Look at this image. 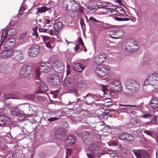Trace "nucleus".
<instances>
[{"instance_id":"f257e3e1","label":"nucleus","mask_w":158,"mask_h":158,"mask_svg":"<svg viewBox=\"0 0 158 158\" xmlns=\"http://www.w3.org/2000/svg\"><path fill=\"white\" fill-rule=\"evenodd\" d=\"M52 68V64L48 61L43 62L40 64L39 67H38L35 70L36 77L39 78L40 72L46 73L50 71Z\"/></svg>"},{"instance_id":"f03ea898","label":"nucleus","mask_w":158,"mask_h":158,"mask_svg":"<svg viewBox=\"0 0 158 158\" xmlns=\"http://www.w3.org/2000/svg\"><path fill=\"white\" fill-rule=\"evenodd\" d=\"M150 85L155 89H158V73L150 75L144 82V85Z\"/></svg>"},{"instance_id":"7ed1b4c3","label":"nucleus","mask_w":158,"mask_h":158,"mask_svg":"<svg viewBox=\"0 0 158 158\" xmlns=\"http://www.w3.org/2000/svg\"><path fill=\"white\" fill-rule=\"evenodd\" d=\"M125 85L126 88L132 93L136 92L139 88L137 82L131 79L127 80L125 82Z\"/></svg>"},{"instance_id":"20e7f679","label":"nucleus","mask_w":158,"mask_h":158,"mask_svg":"<svg viewBox=\"0 0 158 158\" xmlns=\"http://www.w3.org/2000/svg\"><path fill=\"white\" fill-rule=\"evenodd\" d=\"M10 111L11 114L15 117L18 121H22L25 118V115L23 112L19 110L17 107H11Z\"/></svg>"},{"instance_id":"39448f33","label":"nucleus","mask_w":158,"mask_h":158,"mask_svg":"<svg viewBox=\"0 0 158 158\" xmlns=\"http://www.w3.org/2000/svg\"><path fill=\"white\" fill-rule=\"evenodd\" d=\"M109 71V67L106 65H98L95 69V74L98 76L103 77L106 75Z\"/></svg>"},{"instance_id":"423d86ee","label":"nucleus","mask_w":158,"mask_h":158,"mask_svg":"<svg viewBox=\"0 0 158 158\" xmlns=\"http://www.w3.org/2000/svg\"><path fill=\"white\" fill-rule=\"evenodd\" d=\"M36 83L37 85L38 86V90L36 91L37 93H43L47 91L48 87L44 81L39 78L35 79Z\"/></svg>"},{"instance_id":"0eeeda50","label":"nucleus","mask_w":158,"mask_h":158,"mask_svg":"<svg viewBox=\"0 0 158 158\" xmlns=\"http://www.w3.org/2000/svg\"><path fill=\"white\" fill-rule=\"evenodd\" d=\"M124 34V32L122 29H113L109 31L108 35L111 38L114 39H118L123 36Z\"/></svg>"},{"instance_id":"6e6552de","label":"nucleus","mask_w":158,"mask_h":158,"mask_svg":"<svg viewBox=\"0 0 158 158\" xmlns=\"http://www.w3.org/2000/svg\"><path fill=\"white\" fill-rule=\"evenodd\" d=\"M10 57L14 60L19 61L21 60L23 58V53L19 50H11Z\"/></svg>"},{"instance_id":"1a4fd4ad","label":"nucleus","mask_w":158,"mask_h":158,"mask_svg":"<svg viewBox=\"0 0 158 158\" xmlns=\"http://www.w3.org/2000/svg\"><path fill=\"white\" fill-rule=\"evenodd\" d=\"M127 43L129 44L130 45L127 44L126 46V48H125L126 50H127V48H130V50L132 51H135L139 48V46L138 44L137 41L134 39H129L128 40Z\"/></svg>"},{"instance_id":"9d476101","label":"nucleus","mask_w":158,"mask_h":158,"mask_svg":"<svg viewBox=\"0 0 158 158\" xmlns=\"http://www.w3.org/2000/svg\"><path fill=\"white\" fill-rule=\"evenodd\" d=\"M53 66L55 71L58 73H61L64 70V66L61 61H55L53 62Z\"/></svg>"},{"instance_id":"9b49d317","label":"nucleus","mask_w":158,"mask_h":158,"mask_svg":"<svg viewBox=\"0 0 158 158\" xmlns=\"http://www.w3.org/2000/svg\"><path fill=\"white\" fill-rule=\"evenodd\" d=\"M40 47L39 45L34 44L30 47L28 50V55L31 57H35L39 53Z\"/></svg>"},{"instance_id":"f8f14e48","label":"nucleus","mask_w":158,"mask_h":158,"mask_svg":"<svg viewBox=\"0 0 158 158\" xmlns=\"http://www.w3.org/2000/svg\"><path fill=\"white\" fill-rule=\"evenodd\" d=\"M106 60L105 55L100 53L94 58V62L95 64H99L105 61Z\"/></svg>"},{"instance_id":"ddd939ff","label":"nucleus","mask_w":158,"mask_h":158,"mask_svg":"<svg viewBox=\"0 0 158 158\" xmlns=\"http://www.w3.org/2000/svg\"><path fill=\"white\" fill-rule=\"evenodd\" d=\"M109 88H117V90L120 91L122 89V85L121 82L119 81L115 80L111 82L108 85Z\"/></svg>"},{"instance_id":"4468645a","label":"nucleus","mask_w":158,"mask_h":158,"mask_svg":"<svg viewBox=\"0 0 158 158\" xmlns=\"http://www.w3.org/2000/svg\"><path fill=\"white\" fill-rule=\"evenodd\" d=\"M11 123V121L8 118L3 115H0V126H8Z\"/></svg>"},{"instance_id":"2eb2a0df","label":"nucleus","mask_w":158,"mask_h":158,"mask_svg":"<svg viewBox=\"0 0 158 158\" xmlns=\"http://www.w3.org/2000/svg\"><path fill=\"white\" fill-rule=\"evenodd\" d=\"M31 72V68L27 65L24 66L22 69L20 73V76L25 77H28Z\"/></svg>"},{"instance_id":"dca6fc26","label":"nucleus","mask_w":158,"mask_h":158,"mask_svg":"<svg viewBox=\"0 0 158 158\" xmlns=\"http://www.w3.org/2000/svg\"><path fill=\"white\" fill-rule=\"evenodd\" d=\"M137 158H148V153L142 150H135L133 151Z\"/></svg>"},{"instance_id":"f3484780","label":"nucleus","mask_w":158,"mask_h":158,"mask_svg":"<svg viewBox=\"0 0 158 158\" xmlns=\"http://www.w3.org/2000/svg\"><path fill=\"white\" fill-rule=\"evenodd\" d=\"M119 138L121 140L128 141L132 140L134 139L132 135L126 133L120 134L119 136Z\"/></svg>"},{"instance_id":"a211bd4d","label":"nucleus","mask_w":158,"mask_h":158,"mask_svg":"<svg viewBox=\"0 0 158 158\" xmlns=\"http://www.w3.org/2000/svg\"><path fill=\"white\" fill-rule=\"evenodd\" d=\"M76 141V137L73 135H71L68 136L65 142V144L67 146H70L74 144Z\"/></svg>"},{"instance_id":"6ab92c4d","label":"nucleus","mask_w":158,"mask_h":158,"mask_svg":"<svg viewBox=\"0 0 158 158\" xmlns=\"http://www.w3.org/2000/svg\"><path fill=\"white\" fill-rule=\"evenodd\" d=\"M15 44V40L13 38L8 39L6 41L5 44V48L8 49L13 48Z\"/></svg>"},{"instance_id":"aec40b11","label":"nucleus","mask_w":158,"mask_h":158,"mask_svg":"<svg viewBox=\"0 0 158 158\" xmlns=\"http://www.w3.org/2000/svg\"><path fill=\"white\" fill-rule=\"evenodd\" d=\"M118 105L121 106L129 107H119L118 110L121 112H126L128 111L130 109H134L136 106L135 105H123L121 104H119Z\"/></svg>"},{"instance_id":"412c9836","label":"nucleus","mask_w":158,"mask_h":158,"mask_svg":"<svg viewBox=\"0 0 158 158\" xmlns=\"http://www.w3.org/2000/svg\"><path fill=\"white\" fill-rule=\"evenodd\" d=\"M55 137L58 139H61L64 138L65 133L64 132L60 129L57 130L55 133Z\"/></svg>"},{"instance_id":"4be33fe9","label":"nucleus","mask_w":158,"mask_h":158,"mask_svg":"<svg viewBox=\"0 0 158 158\" xmlns=\"http://www.w3.org/2000/svg\"><path fill=\"white\" fill-rule=\"evenodd\" d=\"M49 83L51 85L55 86L60 84V79L57 76L51 77L49 80Z\"/></svg>"},{"instance_id":"5701e85b","label":"nucleus","mask_w":158,"mask_h":158,"mask_svg":"<svg viewBox=\"0 0 158 158\" xmlns=\"http://www.w3.org/2000/svg\"><path fill=\"white\" fill-rule=\"evenodd\" d=\"M72 67L74 70L78 72H81L85 68V66L83 64L77 63H73L72 64Z\"/></svg>"},{"instance_id":"b1692460","label":"nucleus","mask_w":158,"mask_h":158,"mask_svg":"<svg viewBox=\"0 0 158 158\" xmlns=\"http://www.w3.org/2000/svg\"><path fill=\"white\" fill-rule=\"evenodd\" d=\"M150 106L153 109L158 108V99L156 97H152L150 102Z\"/></svg>"},{"instance_id":"393cba45","label":"nucleus","mask_w":158,"mask_h":158,"mask_svg":"<svg viewBox=\"0 0 158 158\" xmlns=\"http://www.w3.org/2000/svg\"><path fill=\"white\" fill-rule=\"evenodd\" d=\"M81 137L83 140L86 144H88L91 140L90 135L89 133L87 131L82 133L81 135Z\"/></svg>"},{"instance_id":"a878e982","label":"nucleus","mask_w":158,"mask_h":158,"mask_svg":"<svg viewBox=\"0 0 158 158\" xmlns=\"http://www.w3.org/2000/svg\"><path fill=\"white\" fill-rule=\"evenodd\" d=\"M18 97L12 94H6L2 96V99L4 101H6L10 99H18Z\"/></svg>"},{"instance_id":"bb28decb","label":"nucleus","mask_w":158,"mask_h":158,"mask_svg":"<svg viewBox=\"0 0 158 158\" xmlns=\"http://www.w3.org/2000/svg\"><path fill=\"white\" fill-rule=\"evenodd\" d=\"M8 31L6 28H5L2 30V35L1 36L0 45H1L3 44L5 39L7 38V35H8Z\"/></svg>"},{"instance_id":"cd10ccee","label":"nucleus","mask_w":158,"mask_h":158,"mask_svg":"<svg viewBox=\"0 0 158 158\" xmlns=\"http://www.w3.org/2000/svg\"><path fill=\"white\" fill-rule=\"evenodd\" d=\"M89 150L91 152L98 154L99 151V148L97 145L93 144H91L89 146Z\"/></svg>"},{"instance_id":"c85d7f7f","label":"nucleus","mask_w":158,"mask_h":158,"mask_svg":"<svg viewBox=\"0 0 158 158\" xmlns=\"http://www.w3.org/2000/svg\"><path fill=\"white\" fill-rule=\"evenodd\" d=\"M11 50L4 51L0 53V58H6L10 57Z\"/></svg>"},{"instance_id":"c756f323","label":"nucleus","mask_w":158,"mask_h":158,"mask_svg":"<svg viewBox=\"0 0 158 158\" xmlns=\"http://www.w3.org/2000/svg\"><path fill=\"white\" fill-rule=\"evenodd\" d=\"M116 11L120 14L119 16H123L125 15V12L124 10L122 7H116Z\"/></svg>"},{"instance_id":"7c9ffc66","label":"nucleus","mask_w":158,"mask_h":158,"mask_svg":"<svg viewBox=\"0 0 158 158\" xmlns=\"http://www.w3.org/2000/svg\"><path fill=\"white\" fill-rule=\"evenodd\" d=\"M25 99L29 100H32L35 99V95L32 94H27L25 95Z\"/></svg>"},{"instance_id":"2f4dec72","label":"nucleus","mask_w":158,"mask_h":158,"mask_svg":"<svg viewBox=\"0 0 158 158\" xmlns=\"http://www.w3.org/2000/svg\"><path fill=\"white\" fill-rule=\"evenodd\" d=\"M112 6L113 8L108 7V6H106L105 8L106 11L108 12H110L112 13L114 11H115V10L116 9V6Z\"/></svg>"},{"instance_id":"473e14b6","label":"nucleus","mask_w":158,"mask_h":158,"mask_svg":"<svg viewBox=\"0 0 158 158\" xmlns=\"http://www.w3.org/2000/svg\"><path fill=\"white\" fill-rule=\"evenodd\" d=\"M48 9L46 6H43L37 8L38 12L40 13H43L47 11Z\"/></svg>"},{"instance_id":"72a5a7b5","label":"nucleus","mask_w":158,"mask_h":158,"mask_svg":"<svg viewBox=\"0 0 158 158\" xmlns=\"http://www.w3.org/2000/svg\"><path fill=\"white\" fill-rule=\"evenodd\" d=\"M16 33V30L15 28H11L8 31V35L11 36L15 34Z\"/></svg>"},{"instance_id":"f704fd0d","label":"nucleus","mask_w":158,"mask_h":158,"mask_svg":"<svg viewBox=\"0 0 158 158\" xmlns=\"http://www.w3.org/2000/svg\"><path fill=\"white\" fill-rule=\"evenodd\" d=\"M53 44V41L52 40H50L47 42L45 43V45L46 47L48 48H51Z\"/></svg>"},{"instance_id":"c9c22d12","label":"nucleus","mask_w":158,"mask_h":158,"mask_svg":"<svg viewBox=\"0 0 158 158\" xmlns=\"http://www.w3.org/2000/svg\"><path fill=\"white\" fill-rule=\"evenodd\" d=\"M143 131L144 133H145L147 135L152 137V135L153 134V133L152 131L150 130H147L145 129L143 130Z\"/></svg>"},{"instance_id":"e433bc0d","label":"nucleus","mask_w":158,"mask_h":158,"mask_svg":"<svg viewBox=\"0 0 158 158\" xmlns=\"http://www.w3.org/2000/svg\"><path fill=\"white\" fill-rule=\"evenodd\" d=\"M38 28L37 27H35L33 28L32 35H33L35 36L36 38H37L38 36V34L37 32V30Z\"/></svg>"},{"instance_id":"4c0bfd02","label":"nucleus","mask_w":158,"mask_h":158,"mask_svg":"<svg viewBox=\"0 0 158 158\" xmlns=\"http://www.w3.org/2000/svg\"><path fill=\"white\" fill-rule=\"evenodd\" d=\"M131 123L134 126L138 124V120L135 118H131L130 120Z\"/></svg>"},{"instance_id":"58836bf2","label":"nucleus","mask_w":158,"mask_h":158,"mask_svg":"<svg viewBox=\"0 0 158 158\" xmlns=\"http://www.w3.org/2000/svg\"><path fill=\"white\" fill-rule=\"evenodd\" d=\"M64 83L65 85L67 87H69L71 85V81L70 79H66L64 81Z\"/></svg>"},{"instance_id":"ea45409f","label":"nucleus","mask_w":158,"mask_h":158,"mask_svg":"<svg viewBox=\"0 0 158 158\" xmlns=\"http://www.w3.org/2000/svg\"><path fill=\"white\" fill-rule=\"evenodd\" d=\"M59 91L56 90V91H52L50 92V93L53 95V97L54 98H56L57 97L58 94H59Z\"/></svg>"},{"instance_id":"a19ab883","label":"nucleus","mask_w":158,"mask_h":158,"mask_svg":"<svg viewBox=\"0 0 158 158\" xmlns=\"http://www.w3.org/2000/svg\"><path fill=\"white\" fill-rule=\"evenodd\" d=\"M54 26L60 30L62 27V23L61 22H59L56 23Z\"/></svg>"},{"instance_id":"79ce46f5","label":"nucleus","mask_w":158,"mask_h":158,"mask_svg":"<svg viewBox=\"0 0 158 158\" xmlns=\"http://www.w3.org/2000/svg\"><path fill=\"white\" fill-rule=\"evenodd\" d=\"M27 33L26 32H23L21 33L19 36V39L20 40H23L27 36Z\"/></svg>"},{"instance_id":"37998d69","label":"nucleus","mask_w":158,"mask_h":158,"mask_svg":"<svg viewBox=\"0 0 158 158\" xmlns=\"http://www.w3.org/2000/svg\"><path fill=\"white\" fill-rule=\"evenodd\" d=\"M115 89H112L110 91V93L111 95H114V94H116L118 92H119V91L117 90V89H118L114 88Z\"/></svg>"},{"instance_id":"c03bdc74","label":"nucleus","mask_w":158,"mask_h":158,"mask_svg":"<svg viewBox=\"0 0 158 158\" xmlns=\"http://www.w3.org/2000/svg\"><path fill=\"white\" fill-rule=\"evenodd\" d=\"M97 154L91 152V153H88L87 154V156L89 158H94V156H96Z\"/></svg>"},{"instance_id":"a18cd8bd","label":"nucleus","mask_w":158,"mask_h":158,"mask_svg":"<svg viewBox=\"0 0 158 158\" xmlns=\"http://www.w3.org/2000/svg\"><path fill=\"white\" fill-rule=\"evenodd\" d=\"M24 10L25 8L24 6L23 5V4H22L19 11V13L20 14H22L24 11Z\"/></svg>"},{"instance_id":"49530a36","label":"nucleus","mask_w":158,"mask_h":158,"mask_svg":"<svg viewBox=\"0 0 158 158\" xmlns=\"http://www.w3.org/2000/svg\"><path fill=\"white\" fill-rule=\"evenodd\" d=\"M89 20H91V22L96 23L99 22L98 20H96L93 17L91 16L89 18Z\"/></svg>"},{"instance_id":"de8ad7c7","label":"nucleus","mask_w":158,"mask_h":158,"mask_svg":"<svg viewBox=\"0 0 158 158\" xmlns=\"http://www.w3.org/2000/svg\"><path fill=\"white\" fill-rule=\"evenodd\" d=\"M39 31L40 32H44L46 33H48V29H47L40 28H39Z\"/></svg>"},{"instance_id":"09e8293b","label":"nucleus","mask_w":158,"mask_h":158,"mask_svg":"<svg viewBox=\"0 0 158 158\" xmlns=\"http://www.w3.org/2000/svg\"><path fill=\"white\" fill-rule=\"evenodd\" d=\"M152 116V115L151 114L149 113H147L144 114V115H143L142 116V118H147L149 117H151Z\"/></svg>"},{"instance_id":"8fccbe9b","label":"nucleus","mask_w":158,"mask_h":158,"mask_svg":"<svg viewBox=\"0 0 158 158\" xmlns=\"http://www.w3.org/2000/svg\"><path fill=\"white\" fill-rule=\"evenodd\" d=\"M60 29L54 26V33L55 35H57Z\"/></svg>"},{"instance_id":"3c124183","label":"nucleus","mask_w":158,"mask_h":158,"mask_svg":"<svg viewBox=\"0 0 158 158\" xmlns=\"http://www.w3.org/2000/svg\"><path fill=\"white\" fill-rule=\"evenodd\" d=\"M43 40L44 41L48 40L50 38V37L47 36L42 35L41 36Z\"/></svg>"},{"instance_id":"603ef678","label":"nucleus","mask_w":158,"mask_h":158,"mask_svg":"<svg viewBox=\"0 0 158 158\" xmlns=\"http://www.w3.org/2000/svg\"><path fill=\"white\" fill-rule=\"evenodd\" d=\"M58 119V118L56 117H53L49 118L48 119V120L49 122H51L53 121L57 120Z\"/></svg>"},{"instance_id":"864d4df0","label":"nucleus","mask_w":158,"mask_h":158,"mask_svg":"<svg viewBox=\"0 0 158 158\" xmlns=\"http://www.w3.org/2000/svg\"><path fill=\"white\" fill-rule=\"evenodd\" d=\"M51 22V21L50 20H49L48 19H45L44 20V23H45V24L44 26V27H45L46 24H48Z\"/></svg>"},{"instance_id":"5fc2aeb1","label":"nucleus","mask_w":158,"mask_h":158,"mask_svg":"<svg viewBox=\"0 0 158 158\" xmlns=\"http://www.w3.org/2000/svg\"><path fill=\"white\" fill-rule=\"evenodd\" d=\"M19 153L17 152H14L12 154V157L13 158H17L18 156Z\"/></svg>"},{"instance_id":"6e6d98bb","label":"nucleus","mask_w":158,"mask_h":158,"mask_svg":"<svg viewBox=\"0 0 158 158\" xmlns=\"http://www.w3.org/2000/svg\"><path fill=\"white\" fill-rule=\"evenodd\" d=\"M78 41L79 43V44H80L81 45V47H83L84 44L81 39V38L78 37Z\"/></svg>"},{"instance_id":"4d7b16f0","label":"nucleus","mask_w":158,"mask_h":158,"mask_svg":"<svg viewBox=\"0 0 158 158\" xmlns=\"http://www.w3.org/2000/svg\"><path fill=\"white\" fill-rule=\"evenodd\" d=\"M136 134L138 137H140L142 135V132L140 130H137Z\"/></svg>"},{"instance_id":"13d9d810","label":"nucleus","mask_w":158,"mask_h":158,"mask_svg":"<svg viewBox=\"0 0 158 158\" xmlns=\"http://www.w3.org/2000/svg\"><path fill=\"white\" fill-rule=\"evenodd\" d=\"M80 49L81 48H80V44H77L76 46V47H75V51L76 52H80V51H78V50L79 49Z\"/></svg>"},{"instance_id":"bf43d9fd","label":"nucleus","mask_w":158,"mask_h":158,"mask_svg":"<svg viewBox=\"0 0 158 158\" xmlns=\"http://www.w3.org/2000/svg\"><path fill=\"white\" fill-rule=\"evenodd\" d=\"M106 6L103 5H98L96 6L98 8H104L105 9Z\"/></svg>"},{"instance_id":"052dcab7","label":"nucleus","mask_w":158,"mask_h":158,"mask_svg":"<svg viewBox=\"0 0 158 158\" xmlns=\"http://www.w3.org/2000/svg\"><path fill=\"white\" fill-rule=\"evenodd\" d=\"M110 158H118V157L117 155L114 153H113L110 156Z\"/></svg>"},{"instance_id":"680f3d73","label":"nucleus","mask_w":158,"mask_h":158,"mask_svg":"<svg viewBox=\"0 0 158 158\" xmlns=\"http://www.w3.org/2000/svg\"><path fill=\"white\" fill-rule=\"evenodd\" d=\"M49 34H50L51 35H54V31L52 29H51L49 31L48 30V32Z\"/></svg>"},{"instance_id":"e2e57ef3","label":"nucleus","mask_w":158,"mask_h":158,"mask_svg":"<svg viewBox=\"0 0 158 158\" xmlns=\"http://www.w3.org/2000/svg\"><path fill=\"white\" fill-rule=\"evenodd\" d=\"M114 152L113 151L109 149L106 152V153L109 154L110 155L111 154H112L113 153H114Z\"/></svg>"},{"instance_id":"0e129e2a","label":"nucleus","mask_w":158,"mask_h":158,"mask_svg":"<svg viewBox=\"0 0 158 158\" xmlns=\"http://www.w3.org/2000/svg\"><path fill=\"white\" fill-rule=\"evenodd\" d=\"M80 22L81 25V27L82 28L83 25H84V21L82 18H81L80 19Z\"/></svg>"},{"instance_id":"69168bd1","label":"nucleus","mask_w":158,"mask_h":158,"mask_svg":"<svg viewBox=\"0 0 158 158\" xmlns=\"http://www.w3.org/2000/svg\"><path fill=\"white\" fill-rule=\"evenodd\" d=\"M84 8L82 6H80L79 8V11L81 13H83L84 12Z\"/></svg>"},{"instance_id":"338daca9","label":"nucleus","mask_w":158,"mask_h":158,"mask_svg":"<svg viewBox=\"0 0 158 158\" xmlns=\"http://www.w3.org/2000/svg\"><path fill=\"white\" fill-rule=\"evenodd\" d=\"M76 95H78V92L77 90L75 88H73L72 91Z\"/></svg>"},{"instance_id":"774afa93","label":"nucleus","mask_w":158,"mask_h":158,"mask_svg":"<svg viewBox=\"0 0 158 158\" xmlns=\"http://www.w3.org/2000/svg\"><path fill=\"white\" fill-rule=\"evenodd\" d=\"M122 19H123V18H119L117 17H115V19L117 21H123Z\"/></svg>"}]
</instances>
